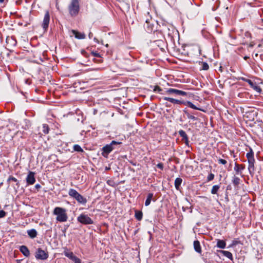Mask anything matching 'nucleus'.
I'll return each mask as SVG.
<instances>
[{
    "instance_id": "1",
    "label": "nucleus",
    "mask_w": 263,
    "mask_h": 263,
    "mask_svg": "<svg viewBox=\"0 0 263 263\" xmlns=\"http://www.w3.org/2000/svg\"><path fill=\"white\" fill-rule=\"evenodd\" d=\"M54 215L57 216L56 220L59 222H65L67 221L68 217L66 213L65 209L56 207L53 212Z\"/></svg>"
},
{
    "instance_id": "2",
    "label": "nucleus",
    "mask_w": 263,
    "mask_h": 263,
    "mask_svg": "<svg viewBox=\"0 0 263 263\" xmlns=\"http://www.w3.org/2000/svg\"><path fill=\"white\" fill-rule=\"evenodd\" d=\"M69 195L74 198L80 203H85L86 200L77 191L70 189L69 191Z\"/></svg>"
},
{
    "instance_id": "3",
    "label": "nucleus",
    "mask_w": 263,
    "mask_h": 263,
    "mask_svg": "<svg viewBox=\"0 0 263 263\" xmlns=\"http://www.w3.org/2000/svg\"><path fill=\"white\" fill-rule=\"evenodd\" d=\"M69 12L71 15H76L79 12V6L78 2L76 0H73L69 7Z\"/></svg>"
},
{
    "instance_id": "4",
    "label": "nucleus",
    "mask_w": 263,
    "mask_h": 263,
    "mask_svg": "<svg viewBox=\"0 0 263 263\" xmlns=\"http://www.w3.org/2000/svg\"><path fill=\"white\" fill-rule=\"evenodd\" d=\"M78 220L80 222L84 224H92L93 223L92 220L87 215L81 214L78 217Z\"/></svg>"
},
{
    "instance_id": "5",
    "label": "nucleus",
    "mask_w": 263,
    "mask_h": 263,
    "mask_svg": "<svg viewBox=\"0 0 263 263\" xmlns=\"http://www.w3.org/2000/svg\"><path fill=\"white\" fill-rule=\"evenodd\" d=\"M165 94L168 95H181V96H186L187 93L185 91L174 89V88H169L166 90L165 91Z\"/></svg>"
},
{
    "instance_id": "6",
    "label": "nucleus",
    "mask_w": 263,
    "mask_h": 263,
    "mask_svg": "<svg viewBox=\"0 0 263 263\" xmlns=\"http://www.w3.org/2000/svg\"><path fill=\"white\" fill-rule=\"evenodd\" d=\"M48 253L45 252V251H44V250H43L41 249H39L37 250V251L36 252V255H35V257L37 259L44 260V259H47L48 258Z\"/></svg>"
},
{
    "instance_id": "7",
    "label": "nucleus",
    "mask_w": 263,
    "mask_h": 263,
    "mask_svg": "<svg viewBox=\"0 0 263 263\" xmlns=\"http://www.w3.org/2000/svg\"><path fill=\"white\" fill-rule=\"evenodd\" d=\"M50 20L49 14L48 11H47L44 15L43 22V27L44 29L46 30L48 27V25Z\"/></svg>"
},
{
    "instance_id": "8",
    "label": "nucleus",
    "mask_w": 263,
    "mask_h": 263,
    "mask_svg": "<svg viewBox=\"0 0 263 263\" xmlns=\"http://www.w3.org/2000/svg\"><path fill=\"white\" fill-rule=\"evenodd\" d=\"M26 181L28 184H33L34 183L35 179L33 172H29L26 178Z\"/></svg>"
},
{
    "instance_id": "9",
    "label": "nucleus",
    "mask_w": 263,
    "mask_h": 263,
    "mask_svg": "<svg viewBox=\"0 0 263 263\" xmlns=\"http://www.w3.org/2000/svg\"><path fill=\"white\" fill-rule=\"evenodd\" d=\"M118 143L115 141H112L110 144L106 145L103 148V151L106 154L109 153L113 149L112 145L116 144Z\"/></svg>"
},
{
    "instance_id": "10",
    "label": "nucleus",
    "mask_w": 263,
    "mask_h": 263,
    "mask_svg": "<svg viewBox=\"0 0 263 263\" xmlns=\"http://www.w3.org/2000/svg\"><path fill=\"white\" fill-rule=\"evenodd\" d=\"M247 82L250 86L256 92L260 93L261 91L260 87L255 83H254L250 80H247Z\"/></svg>"
},
{
    "instance_id": "11",
    "label": "nucleus",
    "mask_w": 263,
    "mask_h": 263,
    "mask_svg": "<svg viewBox=\"0 0 263 263\" xmlns=\"http://www.w3.org/2000/svg\"><path fill=\"white\" fill-rule=\"evenodd\" d=\"M71 33L75 36L76 38L78 39H84L85 37V35L84 33L79 32L76 30H71Z\"/></svg>"
},
{
    "instance_id": "12",
    "label": "nucleus",
    "mask_w": 263,
    "mask_h": 263,
    "mask_svg": "<svg viewBox=\"0 0 263 263\" xmlns=\"http://www.w3.org/2000/svg\"><path fill=\"white\" fill-rule=\"evenodd\" d=\"M20 251L26 257H28L30 254L29 250L25 246H22L21 247Z\"/></svg>"
},
{
    "instance_id": "13",
    "label": "nucleus",
    "mask_w": 263,
    "mask_h": 263,
    "mask_svg": "<svg viewBox=\"0 0 263 263\" xmlns=\"http://www.w3.org/2000/svg\"><path fill=\"white\" fill-rule=\"evenodd\" d=\"M194 248L197 252L201 253V249L200 247V243L198 241L196 240L194 242Z\"/></svg>"
},
{
    "instance_id": "14",
    "label": "nucleus",
    "mask_w": 263,
    "mask_h": 263,
    "mask_svg": "<svg viewBox=\"0 0 263 263\" xmlns=\"http://www.w3.org/2000/svg\"><path fill=\"white\" fill-rule=\"evenodd\" d=\"M226 243L224 240L218 239L217 247L220 249H224L226 247Z\"/></svg>"
},
{
    "instance_id": "15",
    "label": "nucleus",
    "mask_w": 263,
    "mask_h": 263,
    "mask_svg": "<svg viewBox=\"0 0 263 263\" xmlns=\"http://www.w3.org/2000/svg\"><path fill=\"white\" fill-rule=\"evenodd\" d=\"M219 252L221 253L222 254H223L226 257H228V258L230 259H232L233 256L232 253L230 252L227 251H219Z\"/></svg>"
},
{
    "instance_id": "16",
    "label": "nucleus",
    "mask_w": 263,
    "mask_h": 263,
    "mask_svg": "<svg viewBox=\"0 0 263 263\" xmlns=\"http://www.w3.org/2000/svg\"><path fill=\"white\" fill-rule=\"evenodd\" d=\"M64 255L69 258L70 259H73V257L75 256L72 252L69 251L68 250L65 249L64 252Z\"/></svg>"
},
{
    "instance_id": "17",
    "label": "nucleus",
    "mask_w": 263,
    "mask_h": 263,
    "mask_svg": "<svg viewBox=\"0 0 263 263\" xmlns=\"http://www.w3.org/2000/svg\"><path fill=\"white\" fill-rule=\"evenodd\" d=\"M27 233L28 235L32 238L35 237L37 235V232L34 229L28 230Z\"/></svg>"
},
{
    "instance_id": "18",
    "label": "nucleus",
    "mask_w": 263,
    "mask_h": 263,
    "mask_svg": "<svg viewBox=\"0 0 263 263\" xmlns=\"http://www.w3.org/2000/svg\"><path fill=\"white\" fill-rule=\"evenodd\" d=\"M243 169L242 166H240L238 164H236L234 167V170L236 171L237 175L241 173L242 170Z\"/></svg>"
},
{
    "instance_id": "19",
    "label": "nucleus",
    "mask_w": 263,
    "mask_h": 263,
    "mask_svg": "<svg viewBox=\"0 0 263 263\" xmlns=\"http://www.w3.org/2000/svg\"><path fill=\"white\" fill-rule=\"evenodd\" d=\"M153 197V194L152 193L148 194L147 199L145 202V205L146 206H148V205L150 204L151 201L152 200Z\"/></svg>"
},
{
    "instance_id": "20",
    "label": "nucleus",
    "mask_w": 263,
    "mask_h": 263,
    "mask_svg": "<svg viewBox=\"0 0 263 263\" xmlns=\"http://www.w3.org/2000/svg\"><path fill=\"white\" fill-rule=\"evenodd\" d=\"M179 134L185 140V143H187L188 142V139L187 135L186 134L185 132L182 130H180L179 132Z\"/></svg>"
},
{
    "instance_id": "21",
    "label": "nucleus",
    "mask_w": 263,
    "mask_h": 263,
    "mask_svg": "<svg viewBox=\"0 0 263 263\" xmlns=\"http://www.w3.org/2000/svg\"><path fill=\"white\" fill-rule=\"evenodd\" d=\"M182 179L180 178H177L175 180V187L178 190L179 188L180 184L182 183Z\"/></svg>"
},
{
    "instance_id": "22",
    "label": "nucleus",
    "mask_w": 263,
    "mask_h": 263,
    "mask_svg": "<svg viewBox=\"0 0 263 263\" xmlns=\"http://www.w3.org/2000/svg\"><path fill=\"white\" fill-rule=\"evenodd\" d=\"M142 213L141 211H135V217L138 220H141L142 218Z\"/></svg>"
},
{
    "instance_id": "23",
    "label": "nucleus",
    "mask_w": 263,
    "mask_h": 263,
    "mask_svg": "<svg viewBox=\"0 0 263 263\" xmlns=\"http://www.w3.org/2000/svg\"><path fill=\"white\" fill-rule=\"evenodd\" d=\"M220 186L218 185H214L212 187V190H211V193L212 194H215L217 193L218 190H219Z\"/></svg>"
},
{
    "instance_id": "24",
    "label": "nucleus",
    "mask_w": 263,
    "mask_h": 263,
    "mask_svg": "<svg viewBox=\"0 0 263 263\" xmlns=\"http://www.w3.org/2000/svg\"><path fill=\"white\" fill-rule=\"evenodd\" d=\"M249 162V168H254V159H251V160H248Z\"/></svg>"
},
{
    "instance_id": "25",
    "label": "nucleus",
    "mask_w": 263,
    "mask_h": 263,
    "mask_svg": "<svg viewBox=\"0 0 263 263\" xmlns=\"http://www.w3.org/2000/svg\"><path fill=\"white\" fill-rule=\"evenodd\" d=\"M185 114L186 115L187 117L189 119H191V120H197V118H196L194 116L190 114L188 112L185 111Z\"/></svg>"
},
{
    "instance_id": "26",
    "label": "nucleus",
    "mask_w": 263,
    "mask_h": 263,
    "mask_svg": "<svg viewBox=\"0 0 263 263\" xmlns=\"http://www.w3.org/2000/svg\"><path fill=\"white\" fill-rule=\"evenodd\" d=\"M73 149L75 151H77V152H83V149H82V148L80 147V146H79V145H74L73 146Z\"/></svg>"
},
{
    "instance_id": "27",
    "label": "nucleus",
    "mask_w": 263,
    "mask_h": 263,
    "mask_svg": "<svg viewBox=\"0 0 263 263\" xmlns=\"http://www.w3.org/2000/svg\"><path fill=\"white\" fill-rule=\"evenodd\" d=\"M43 131L45 134H48L49 132L48 126L46 124H44L43 126Z\"/></svg>"
},
{
    "instance_id": "28",
    "label": "nucleus",
    "mask_w": 263,
    "mask_h": 263,
    "mask_svg": "<svg viewBox=\"0 0 263 263\" xmlns=\"http://www.w3.org/2000/svg\"><path fill=\"white\" fill-rule=\"evenodd\" d=\"M233 182L235 185L238 184L239 183V178L237 177H234L233 179Z\"/></svg>"
},
{
    "instance_id": "29",
    "label": "nucleus",
    "mask_w": 263,
    "mask_h": 263,
    "mask_svg": "<svg viewBox=\"0 0 263 263\" xmlns=\"http://www.w3.org/2000/svg\"><path fill=\"white\" fill-rule=\"evenodd\" d=\"M187 104L191 108L193 109L200 110L199 108H197L196 106H195L192 103L190 102H187Z\"/></svg>"
},
{
    "instance_id": "30",
    "label": "nucleus",
    "mask_w": 263,
    "mask_h": 263,
    "mask_svg": "<svg viewBox=\"0 0 263 263\" xmlns=\"http://www.w3.org/2000/svg\"><path fill=\"white\" fill-rule=\"evenodd\" d=\"M247 157L248 160H251V159H254L253 155L252 153H247Z\"/></svg>"
},
{
    "instance_id": "31",
    "label": "nucleus",
    "mask_w": 263,
    "mask_h": 263,
    "mask_svg": "<svg viewBox=\"0 0 263 263\" xmlns=\"http://www.w3.org/2000/svg\"><path fill=\"white\" fill-rule=\"evenodd\" d=\"M71 260H73L75 263H81V260L76 256L73 257V259Z\"/></svg>"
},
{
    "instance_id": "32",
    "label": "nucleus",
    "mask_w": 263,
    "mask_h": 263,
    "mask_svg": "<svg viewBox=\"0 0 263 263\" xmlns=\"http://www.w3.org/2000/svg\"><path fill=\"white\" fill-rule=\"evenodd\" d=\"M209 67L207 63H203L202 64V69L203 70H208L209 69Z\"/></svg>"
},
{
    "instance_id": "33",
    "label": "nucleus",
    "mask_w": 263,
    "mask_h": 263,
    "mask_svg": "<svg viewBox=\"0 0 263 263\" xmlns=\"http://www.w3.org/2000/svg\"><path fill=\"white\" fill-rule=\"evenodd\" d=\"M163 100L165 101H168L171 102V103H173L174 99L170 97H164Z\"/></svg>"
},
{
    "instance_id": "34",
    "label": "nucleus",
    "mask_w": 263,
    "mask_h": 263,
    "mask_svg": "<svg viewBox=\"0 0 263 263\" xmlns=\"http://www.w3.org/2000/svg\"><path fill=\"white\" fill-rule=\"evenodd\" d=\"M11 180L13 181L14 182H17V180L15 177H13L12 176H10L8 179V182H10Z\"/></svg>"
},
{
    "instance_id": "35",
    "label": "nucleus",
    "mask_w": 263,
    "mask_h": 263,
    "mask_svg": "<svg viewBox=\"0 0 263 263\" xmlns=\"http://www.w3.org/2000/svg\"><path fill=\"white\" fill-rule=\"evenodd\" d=\"M6 212L3 210L0 211V218H3L6 216Z\"/></svg>"
},
{
    "instance_id": "36",
    "label": "nucleus",
    "mask_w": 263,
    "mask_h": 263,
    "mask_svg": "<svg viewBox=\"0 0 263 263\" xmlns=\"http://www.w3.org/2000/svg\"><path fill=\"white\" fill-rule=\"evenodd\" d=\"M214 175L213 174H210L208 177V180L209 181H210V180H212L214 179Z\"/></svg>"
},
{
    "instance_id": "37",
    "label": "nucleus",
    "mask_w": 263,
    "mask_h": 263,
    "mask_svg": "<svg viewBox=\"0 0 263 263\" xmlns=\"http://www.w3.org/2000/svg\"><path fill=\"white\" fill-rule=\"evenodd\" d=\"M218 162L222 164H226L227 163V161L222 159H219L218 160Z\"/></svg>"
},
{
    "instance_id": "38",
    "label": "nucleus",
    "mask_w": 263,
    "mask_h": 263,
    "mask_svg": "<svg viewBox=\"0 0 263 263\" xmlns=\"http://www.w3.org/2000/svg\"><path fill=\"white\" fill-rule=\"evenodd\" d=\"M174 104H182L183 102L178 100L174 99L173 103Z\"/></svg>"
},
{
    "instance_id": "39",
    "label": "nucleus",
    "mask_w": 263,
    "mask_h": 263,
    "mask_svg": "<svg viewBox=\"0 0 263 263\" xmlns=\"http://www.w3.org/2000/svg\"><path fill=\"white\" fill-rule=\"evenodd\" d=\"M161 90V88L158 86H155L154 89V91H160Z\"/></svg>"
},
{
    "instance_id": "40",
    "label": "nucleus",
    "mask_w": 263,
    "mask_h": 263,
    "mask_svg": "<svg viewBox=\"0 0 263 263\" xmlns=\"http://www.w3.org/2000/svg\"><path fill=\"white\" fill-rule=\"evenodd\" d=\"M157 166L160 169L162 170L163 168V165L162 163H158L157 165Z\"/></svg>"
},
{
    "instance_id": "41",
    "label": "nucleus",
    "mask_w": 263,
    "mask_h": 263,
    "mask_svg": "<svg viewBox=\"0 0 263 263\" xmlns=\"http://www.w3.org/2000/svg\"><path fill=\"white\" fill-rule=\"evenodd\" d=\"M253 45H253L252 43H250V44H249V46L250 47H252L253 46Z\"/></svg>"
},
{
    "instance_id": "42",
    "label": "nucleus",
    "mask_w": 263,
    "mask_h": 263,
    "mask_svg": "<svg viewBox=\"0 0 263 263\" xmlns=\"http://www.w3.org/2000/svg\"><path fill=\"white\" fill-rule=\"evenodd\" d=\"M35 187H36V188H40V185L39 184H36V185H35Z\"/></svg>"
},
{
    "instance_id": "43",
    "label": "nucleus",
    "mask_w": 263,
    "mask_h": 263,
    "mask_svg": "<svg viewBox=\"0 0 263 263\" xmlns=\"http://www.w3.org/2000/svg\"><path fill=\"white\" fill-rule=\"evenodd\" d=\"M91 36H92V34H91V33H90L89 34V38H91Z\"/></svg>"
},
{
    "instance_id": "44",
    "label": "nucleus",
    "mask_w": 263,
    "mask_h": 263,
    "mask_svg": "<svg viewBox=\"0 0 263 263\" xmlns=\"http://www.w3.org/2000/svg\"><path fill=\"white\" fill-rule=\"evenodd\" d=\"M4 1V0H0V3H3Z\"/></svg>"
},
{
    "instance_id": "45",
    "label": "nucleus",
    "mask_w": 263,
    "mask_h": 263,
    "mask_svg": "<svg viewBox=\"0 0 263 263\" xmlns=\"http://www.w3.org/2000/svg\"><path fill=\"white\" fill-rule=\"evenodd\" d=\"M258 47H261V44H259V45H258Z\"/></svg>"
}]
</instances>
